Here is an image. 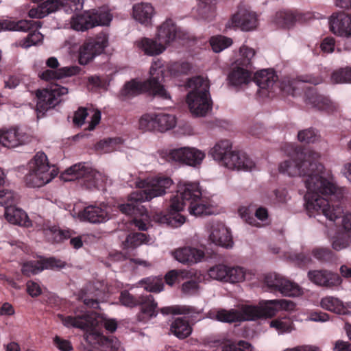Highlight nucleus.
Segmentation results:
<instances>
[{"instance_id":"obj_1","label":"nucleus","mask_w":351,"mask_h":351,"mask_svg":"<svg viewBox=\"0 0 351 351\" xmlns=\"http://www.w3.org/2000/svg\"><path fill=\"white\" fill-rule=\"evenodd\" d=\"M284 152L289 158L280 163L278 170L289 176L306 177L304 201L309 216L322 213L328 220L335 221L342 215L343 209L333 203L343 198L346 189L339 187L331 171L318 162L319 153L303 152L292 144L285 145Z\"/></svg>"},{"instance_id":"obj_2","label":"nucleus","mask_w":351,"mask_h":351,"mask_svg":"<svg viewBox=\"0 0 351 351\" xmlns=\"http://www.w3.org/2000/svg\"><path fill=\"white\" fill-rule=\"evenodd\" d=\"M58 317L67 328H77L85 330L86 341L99 351H117L120 346L117 339L108 338L101 333L103 327L110 332H114L117 328V323L114 319L88 312L84 307L75 310L73 315L65 316L58 314Z\"/></svg>"},{"instance_id":"obj_3","label":"nucleus","mask_w":351,"mask_h":351,"mask_svg":"<svg viewBox=\"0 0 351 351\" xmlns=\"http://www.w3.org/2000/svg\"><path fill=\"white\" fill-rule=\"evenodd\" d=\"M191 215L198 217L214 213L213 208L202 197V192L197 182H180L176 194L170 199L167 214L156 213L154 216L156 221L161 224L178 228L185 222L182 211L185 206Z\"/></svg>"},{"instance_id":"obj_4","label":"nucleus","mask_w":351,"mask_h":351,"mask_svg":"<svg viewBox=\"0 0 351 351\" xmlns=\"http://www.w3.org/2000/svg\"><path fill=\"white\" fill-rule=\"evenodd\" d=\"M173 180L167 176H157L136 182L138 190L132 193L129 202L119 206V210L124 214L131 216L141 215L140 219L134 218L132 221L140 230H146L148 225V215L143 206L138 203L150 201L153 198L162 196L173 184Z\"/></svg>"},{"instance_id":"obj_5","label":"nucleus","mask_w":351,"mask_h":351,"mask_svg":"<svg viewBox=\"0 0 351 351\" xmlns=\"http://www.w3.org/2000/svg\"><path fill=\"white\" fill-rule=\"evenodd\" d=\"M162 60L158 59L152 63L149 71L150 78L143 83L132 80L126 83L121 89L119 97L122 100H126L141 94L143 92H149L161 99H171L164 86L160 84L159 73L163 75Z\"/></svg>"},{"instance_id":"obj_6","label":"nucleus","mask_w":351,"mask_h":351,"mask_svg":"<svg viewBox=\"0 0 351 351\" xmlns=\"http://www.w3.org/2000/svg\"><path fill=\"white\" fill-rule=\"evenodd\" d=\"M208 154L228 169L252 171L256 169L254 161L245 153L232 150V143L228 140L218 141L209 151Z\"/></svg>"},{"instance_id":"obj_7","label":"nucleus","mask_w":351,"mask_h":351,"mask_svg":"<svg viewBox=\"0 0 351 351\" xmlns=\"http://www.w3.org/2000/svg\"><path fill=\"white\" fill-rule=\"evenodd\" d=\"M187 86L191 89L186 97L190 112L196 117L205 116L212 107L208 80L200 76L194 77L188 81Z\"/></svg>"},{"instance_id":"obj_8","label":"nucleus","mask_w":351,"mask_h":351,"mask_svg":"<svg viewBox=\"0 0 351 351\" xmlns=\"http://www.w3.org/2000/svg\"><path fill=\"white\" fill-rule=\"evenodd\" d=\"M58 174L55 165H50L47 155L38 152L29 163L25 182L29 187H41L49 183Z\"/></svg>"},{"instance_id":"obj_9","label":"nucleus","mask_w":351,"mask_h":351,"mask_svg":"<svg viewBox=\"0 0 351 351\" xmlns=\"http://www.w3.org/2000/svg\"><path fill=\"white\" fill-rule=\"evenodd\" d=\"M60 178L65 182L79 180L80 184L88 189H100L106 180L105 176L85 163L71 166L61 174Z\"/></svg>"},{"instance_id":"obj_10","label":"nucleus","mask_w":351,"mask_h":351,"mask_svg":"<svg viewBox=\"0 0 351 351\" xmlns=\"http://www.w3.org/2000/svg\"><path fill=\"white\" fill-rule=\"evenodd\" d=\"M112 19V16L108 9L100 8L73 16L70 24L73 29L84 32L96 26L109 25Z\"/></svg>"},{"instance_id":"obj_11","label":"nucleus","mask_w":351,"mask_h":351,"mask_svg":"<svg viewBox=\"0 0 351 351\" xmlns=\"http://www.w3.org/2000/svg\"><path fill=\"white\" fill-rule=\"evenodd\" d=\"M159 157L167 162H178L192 167L200 165L206 154L195 147H184L178 149L162 148L157 152Z\"/></svg>"},{"instance_id":"obj_12","label":"nucleus","mask_w":351,"mask_h":351,"mask_svg":"<svg viewBox=\"0 0 351 351\" xmlns=\"http://www.w3.org/2000/svg\"><path fill=\"white\" fill-rule=\"evenodd\" d=\"M120 302L127 307L141 306V311L137 315V319L141 322H147L158 315V304L152 295L135 298L128 291H123L120 294Z\"/></svg>"},{"instance_id":"obj_13","label":"nucleus","mask_w":351,"mask_h":351,"mask_svg":"<svg viewBox=\"0 0 351 351\" xmlns=\"http://www.w3.org/2000/svg\"><path fill=\"white\" fill-rule=\"evenodd\" d=\"M215 318L219 322L230 323L254 321L261 317L258 305L241 304L237 308L217 311Z\"/></svg>"},{"instance_id":"obj_14","label":"nucleus","mask_w":351,"mask_h":351,"mask_svg":"<svg viewBox=\"0 0 351 351\" xmlns=\"http://www.w3.org/2000/svg\"><path fill=\"white\" fill-rule=\"evenodd\" d=\"M82 0H47L35 8H32L28 13L30 18L42 19L49 14L55 12L61 7L65 12H74L82 8Z\"/></svg>"},{"instance_id":"obj_15","label":"nucleus","mask_w":351,"mask_h":351,"mask_svg":"<svg viewBox=\"0 0 351 351\" xmlns=\"http://www.w3.org/2000/svg\"><path fill=\"white\" fill-rule=\"evenodd\" d=\"M68 93V89L57 84H51L46 88L36 92V110L44 114L49 109L53 108L61 101V97Z\"/></svg>"},{"instance_id":"obj_16","label":"nucleus","mask_w":351,"mask_h":351,"mask_svg":"<svg viewBox=\"0 0 351 351\" xmlns=\"http://www.w3.org/2000/svg\"><path fill=\"white\" fill-rule=\"evenodd\" d=\"M258 25V15L245 4H240L226 24V29L239 28L249 32L255 29Z\"/></svg>"},{"instance_id":"obj_17","label":"nucleus","mask_w":351,"mask_h":351,"mask_svg":"<svg viewBox=\"0 0 351 351\" xmlns=\"http://www.w3.org/2000/svg\"><path fill=\"white\" fill-rule=\"evenodd\" d=\"M115 208L104 202L86 206L77 213L80 221L91 223H102L110 220L114 215Z\"/></svg>"},{"instance_id":"obj_18","label":"nucleus","mask_w":351,"mask_h":351,"mask_svg":"<svg viewBox=\"0 0 351 351\" xmlns=\"http://www.w3.org/2000/svg\"><path fill=\"white\" fill-rule=\"evenodd\" d=\"M108 38L106 34L101 32L95 38L87 40L79 49V62L86 65L95 56L101 54L107 47Z\"/></svg>"},{"instance_id":"obj_19","label":"nucleus","mask_w":351,"mask_h":351,"mask_svg":"<svg viewBox=\"0 0 351 351\" xmlns=\"http://www.w3.org/2000/svg\"><path fill=\"white\" fill-rule=\"evenodd\" d=\"M0 140L1 146L13 149L27 143L30 137L17 128H3L0 129Z\"/></svg>"},{"instance_id":"obj_20","label":"nucleus","mask_w":351,"mask_h":351,"mask_svg":"<svg viewBox=\"0 0 351 351\" xmlns=\"http://www.w3.org/2000/svg\"><path fill=\"white\" fill-rule=\"evenodd\" d=\"M209 241L216 245L229 248L233 245V241L230 230L224 224L213 222L207 226Z\"/></svg>"},{"instance_id":"obj_21","label":"nucleus","mask_w":351,"mask_h":351,"mask_svg":"<svg viewBox=\"0 0 351 351\" xmlns=\"http://www.w3.org/2000/svg\"><path fill=\"white\" fill-rule=\"evenodd\" d=\"M64 262L55 258H40L38 261H31L23 263L22 273L27 276L37 274L44 269L62 268L64 267Z\"/></svg>"},{"instance_id":"obj_22","label":"nucleus","mask_w":351,"mask_h":351,"mask_svg":"<svg viewBox=\"0 0 351 351\" xmlns=\"http://www.w3.org/2000/svg\"><path fill=\"white\" fill-rule=\"evenodd\" d=\"M261 317H272L280 311H291L295 308V304L285 299L261 301L258 304Z\"/></svg>"},{"instance_id":"obj_23","label":"nucleus","mask_w":351,"mask_h":351,"mask_svg":"<svg viewBox=\"0 0 351 351\" xmlns=\"http://www.w3.org/2000/svg\"><path fill=\"white\" fill-rule=\"evenodd\" d=\"M330 28L332 32L340 37H351V16L345 13H337L331 16Z\"/></svg>"},{"instance_id":"obj_24","label":"nucleus","mask_w":351,"mask_h":351,"mask_svg":"<svg viewBox=\"0 0 351 351\" xmlns=\"http://www.w3.org/2000/svg\"><path fill=\"white\" fill-rule=\"evenodd\" d=\"M137 50L148 56H156L162 53L167 49L165 44L158 40L157 36L154 38L143 37L134 43Z\"/></svg>"},{"instance_id":"obj_25","label":"nucleus","mask_w":351,"mask_h":351,"mask_svg":"<svg viewBox=\"0 0 351 351\" xmlns=\"http://www.w3.org/2000/svg\"><path fill=\"white\" fill-rule=\"evenodd\" d=\"M308 277L312 282L322 287H332L341 283V279L338 274L326 270L309 271Z\"/></svg>"},{"instance_id":"obj_26","label":"nucleus","mask_w":351,"mask_h":351,"mask_svg":"<svg viewBox=\"0 0 351 351\" xmlns=\"http://www.w3.org/2000/svg\"><path fill=\"white\" fill-rule=\"evenodd\" d=\"M171 255L181 263L194 264L202 261L204 257V252L197 248L184 247L173 251Z\"/></svg>"},{"instance_id":"obj_27","label":"nucleus","mask_w":351,"mask_h":351,"mask_svg":"<svg viewBox=\"0 0 351 351\" xmlns=\"http://www.w3.org/2000/svg\"><path fill=\"white\" fill-rule=\"evenodd\" d=\"M87 117L90 118V121H88V125L86 129L90 131L94 130L101 120V112L97 109L80 108L75 112L73 117L74 124L77 126L82 125Z\"/></svg>"},{"instance_id":"obj_28","label":"nucleus","mask_w":351,"mask_h":351,"mask_svg":"<svg viewBox=\"0 0 351 351\" xmlns=\"http://www.w3.org/2000/svg\"><path fill=\"white\" fill-rule=\"evenodd\" d=\"M301 19L299 14L291 10H280L271 19V23L278 28L290 29Z\"/></svg>"},{"instance_id":"obj_29","label":"nucleus","mask_w":351,"mask_h":351,"mask_svg":"<svg viewBox=\"0 0 351 351\" xmlns=\"http://www.w3.org/2000/svg\"><path fill=\"white\" fill-rule=\"evenodd\" d=\"M156 36L167 48L176 38L180 37V32L173 20L168 19L158 27Z\"/></svg>"},{"instance_id":"obj_30","label":"nucleus","mask_w":351,"mask_h":351,"mask_svg":"<svg viewBox=\"0 0 351 351\" xmlns=\"http://www.w3.org/2000/svg\"><path fill=\"white\" fill-rule=\"evenodd\" d=\"M4 217L6 221L12 224L23 227H31L32 221L27 214L21 208L15 205L8 207L4 212Z\"/></svg>"},{"instance_id":"obj_31","label":"nucleus","mask_w":351,"mask_h":351,"mask_svg":"<svg viewBox=\"0 0 351 351\" xmlns=\"http://www.w3.org/2000/svg\"><path fill=\"white\" fill-rule=\"evenodd\" d=\"M41 27L40 21H33L30 20H20L14 21L11 19H6L0 21V31H20L27 32L34 28L38 29Z\"/></svg>"},{"instance_id":"obj_32","label":"nucleus","mask_w":351,"mask_h":351,"mask_svg":"<svg viewBox=\"0 0 351 351\" xmlns=\"http://www.w3.org/2000/svg\"><path fill=\"white\" fill-rule=\"evenodd\" d=\"M306 103L313 108L328 113L332 112L337 109L336 105L327 97L317 94L314 90H309L307 93Z\"/></svg>"},{"instance_id":"obj_33","label":"nucleus","mask_w":351,"mask_h":351,"mask_svg":"<svg viewBox=\"0 0 351 351\" xmlns=\"http://www.w3.org/2000/svg\"><path fill=\"white\" fill-rule=\"evenodd\" d=\"M193 14L199 20L210 21L216 15V6L213 0H197L195 8L193 9Z\"/></svg>"},{"instance_id":"obj_34","label":"nucleus","mask_w":351,"mask_h":351,"mask_svg":"<svg viewBox=\"0 0 351 351\" xmlns=\"http://www.w3.org/2000/svg\"><path fill=\"white\" fill-rule=\"evenodd\" d=\"M154 14V8L150 3H139L133 5V18L142 25H149Z\"/></svg>"},{"instance_id":"obj_35","label":"nucleus","mask_w":351,"mask_h":351,"mask_svg":"<svg viewBox=\"0 0 351 351\" xmlns=\"http://www.w3.org/2000/svg\"><path fill=\"white\" fill-rule=\"evenodd\" d=\"M80 69L77 66H64L56 71L47 69L40 74L41 79L45 80H59L77 74Z\"/></svg>"},{"instance_id":"obj_36","label":"nucleus","mask_w":351,"mask_h":351,"mask_svg":"<svg viewBox=\"0 0 351 351\" xmlns=\"http://www.w3.org/2000/svg\"><path fill=\"white\" fill-rule=\"evenodd\" d=\"M322 308L337 314L346 315L349 313L348 302L344 304L339 298L332 296H326L320 301Z\"/></svg>"},{"instance_id":"obj_37","label":"nucleus","mask_w":351,"mask_h":351,"mask_svg":"<svg viewBox=\"0 0 351 351\" xmlns=\"http://www.w3.org/2000/svg\"><path fill=\"white\" fill-rule=\"evenodd\" d=\"M162 64L163 63L162 62ZM162 69H163V75L161 73H159L160 82L165 77H168V74H169L170 76L174 77L180 74L189 73L192 69V66L187 62H173L167 66L162 64Z\"/></svg>"},{"instance_id":"obj_38","label":"nucleus","mask_w":351,"mask_h":351,"mask_svg":"<svg viewBox=\"0 0 351 351\" xmlns=\"http://www.w3.org/2000/svg\"><path fill=\"white\" fill-rule=\"evenodd\" d=\"M328 234L330 237L332 247L335 250H341L351 245V233L341 228H339L334 234L328 231Z\"/></svg>"},{"instance_id":"obj_39","label":"nucleus","mask_w":351,"mask_h":351,"mask_svg":"<svg viewBox=\"0 0 351 351\" xmlns=\"http://www.w3.org/2000/svg\"><path fill=\"white\" fill-rule=\"evenodd\" d=\"M277 80V75L271 69L261 70L254 75V82L261 89L272 88Z\"/></svg>"},{"instance_id":"obj_40","label":"nucleus","mask_w":351,"mask_h":351,"mask_svg":"<svg viewBox=\"0 0 351 351\" xmlns=\"http://www.w3.org/2000/svg\"><path fill=\"white\" fill-rule=\"evenodd\" d=\"M230 83L234 86L246 85L252 81L251 73L238 65L228 75Z\"/></svg>"},{"instance_id":"obj_41","label":"nucleus","mask_w":351,"mask_h":351,"mask_svg":"<svg viewBox=\"0 0 351 351\" xmlns=\"http://www.w3.org/2000/svg\"><path fill=\"white\" fill-rule=\"evenodd\" d=\"M269 326L274 328L280 335L291 333L295 330L293 320L287 316L272 319L269 322Z\"/></svg>"},{"instance_id":"obj_42","label":"nucleus","mask_w":351,"mask_h":351,"mask_svg":"<svg viewBox=\"0 0 351 351\" xmlns=\"http://www.w3.org/2000/svg\"><path fill=\"white\" fill-rule=\"evenodd\" d=\"M153 242V239L145 233H131L123 243V247L125 250L135 249L143 244H152Z\"/></svg>"},{"instance_id":"obj_43","label":"nucleus","mask_w":351,"mask_h":351,"mask_svg":"<svg viewBox=\"0 0 351 351\" xmlns=\"http://www.w3.org/2000/svg\"><path fill=\"white\" fill-rule=\"evenodd\" d=\"M322 82V77L319 76H313L312 75H301L295 80L291 82L288 81L287 85H286L285 82H283L281 84V89L288 94L294 95L295 84L298 82L310 83L316 85L320 84Z\"/></svg>"},{"instance_id":"obj_44","label":"nucleus","mask_w":351,"mask_h":351,"mask_svg":"<svg viewBox=\"0 0 351 351\" xmlns=\"http://www.w3.org/2000/svg\"><path fill=\"white\" fill-rule=\"evenodd\" d=\"M43 231L46 237L53 242H61L71 237L73 232L69 229H60L56 226H45Z\"/></svg>"},{"instance_id":"obj_45","label":"nucleus","mask_w":351,"mask_h":351,"mask_svg":"<svg viewBox=\"0 0 351 351\" xmlns=\"http://www.w3.org/2000/svg\"><path fill=\"white\" fill-rule=\"evenodd\" d=\"M171 332L179 339H184L192 332L189 322L183 318L176 319L171 325Z\"/></svg>"},{"instance_id":"obj_46","label":"nucleus","mask_w":351,"mask_h":351,"mask_svg":"<svg viewBox=\"0 0 351 351\" xmlns=\"http://www.w3.org/2000/svg\"><path fill=\"white\" fill-rule=\"evenodd\" d=\"M123 141L120 137L104 139L97 143L95 149L101 154L110 153L121 148Z\"/></svg>"},{"instance_id":"obj_47","label":"nucleus","mask_w":351,"mask_h":351,"mask_svg":"<svg viewBox=\"0 0 351 351\" xmlns=\"http://www.w3.org/2000/svg\"><path fill=\"white\" fill-rule=\"evenodd\" d=\"M158 132H165L173 129L176 125L174 115L166 113L157 114Z\"/></svg>"},{"instance_id":"obj_48","label":"nucleus","mask_w":351,"mask_h":351,"mask_svg":"<svg viewBox=\"0 0 351 351\" xmlns=\"http://www.w3.org/2000/svg\"><path fill=\"white\" fill-rule=\"evenodd\" d=\"M278 291L282 295L288 297H298L303 293L302 289L298 284L285 278Z\"/></svg>"},{"instance_id":"obj_49","label":"nucleus","mask_w":351,"mask_h":351,"mask_svg":"<svg viewBox=\"0 0 351 351\" xmlns=\"http://www.w3.org/2000/svg\"><path fill=\"white\" fill-rule=\"evenodd\" d=\"M139 283L149 292H160L164 287L162 278L160 277H148L141 280Z\"/></svg>"},{"instance_id":"obj_50","label":"nucleus","mask_w":351,"mask_h":351,"mask_svg":"<svg viewBox=\"0 0 351 351\" xmlns=\"http://www.w3.org/2000/svg\"><path fill=\"white\" fill-rule=\"evenodd\" d=\"M232 40L224 36L218 35L210 38V45L215 53H219L232 44Z\"/></svg>"},{"instance_id":"obj_51","label":"nucleus","mask_w":351,"mask_h":351,"mask_svg":"<svg viewBox=\"0 0 351 351\" xmlns=\"http://www.w3.org/2000/svg\"><path fill=\"white\" fill-rule=\"evenodd\" d=\"M139 128L144 131L158 132L157 114L152 113L143 115L139 120Z\"/></svg>"},{"instance_id":"obj_52","label":"nucleus","mask_w":351,"mask_h":351,"mask_svg":"<svg viewBox=\"0 0 351 351\" xmlns=\"http://www.w3.org/2000/svg\"><path fill=\"white\" fill-rule=\"evenodd\" d=\"M226 282L230 283H237L245 280L247 271L241 267H228Z\"/></svg>"},{"instance_id":"obj_53","label":"nucleus","mask_w":351,"mask_h":351,"mask_svg":"<svg viewBox=\"0 0 351 351\" xmlns=\"http://www.w3.org/2000/svg\"><path fill=\"white\" fill-rule=\"evenodd\" d=\"M193 271L171 270L165 275V282L169 285H173L177 280L191 278L195 275Z\"/></svg>"},{"instance_id":"obj_54","label":"nucleus","mask_w":351,"mask_h":351,"mask_svg":"<svg viewBox=\"0 0 351 351\" xmlns=\"http://www.w3.org/2000/svg\"><path fill=\"white\" fill-rule=\"evenodd\" d=\"M239 55L240 58L236 61L237 65L247 67L252 64V59L255 55V51L252 48L243 45L240 47Z\"/></svg>"},{"instance_id":"obj_55","label":"nucleus","mask_w":351,"mask_h":351,"mask_svg":"<svg viewBox=\"0 0 351 351\" xmlns=\"http://www.w3.org/2000/svg\"><path fill=\"white\" fill-rule=\"evenodd\" d=\"M228 266L223 264L216 265L208 271V276L213 280L226 282Z\"/></svg>"},{"instance_id":"obj_56","label":"nucleus","mask_w":351,"mask_h":351,"mask_svg":"<svg viewBox=\"0 0 351 351\" xmlns=\"http://www.w3.org/2000/svg\"><path fill=\"white\" fill-rule=\"evenodd\" d=\"M18 201L16 195L8 189L0 190V205L5 208V210L13 206Z\"/></svg>"},{"instance_id":"obj_57","label":"nucleus","mask_w":351,"mask_h":351,"mask_svg":"<svg viewBox=\"0 0 351 351\" xmlns=\"http://www.w3.org/2000/svg\"><path fill=\"white\" fill-rule=\"evenodd\" d=\"M160 312L163 315H189L195 312V308L191 306L175 305L162 308Z\"/></svg>"},{"instance_id":"obj_58","label":"nucleus","mask_w":351,"mask_h":351,"mask_svg":"<svg viewBox=\"0 0 351 351\" xmlns=\"http://www.w3.org/2000/svg\"><path fill=\"white\" fill-rule=\"evenodd\" d=\"M43 39V36L41 33L34 31L29 33L26 38L20 40L19 45L23 48H29L31 46L38 44Z\"/></svg>"},{"instance_id":"obj_59","label":"nucleus","mask_w":351,"mask_h":351,"mask_svg":"<svg viewBox=\"0 0 351 351\" xmlns=\"http://www.w3.org/2000/svg\"><path fill=\"white\" fill-rule=\"evenodd\" d=\"M298 138L300 142L313 143L319 138L317 133L313 129H306L298 132Z\"/></svg>"},{"instance_id":"obj_60","label":"nucleus","mask_w":351,"mask_h":351,"mask_svg":"<svg viewBox=\"0 0 351 351\" xmlns=\"http://www.w3.org/2000/svg\"><path fill=\"white\" fill-rule=\"evenodd\" d=\"M284 279L277 274H268L265 277V282L271 290L278 291Z\"/></svg>"},{"instance_id":"obj_61","label":"nucleus","mask_w":351,"mask_h":351,"mask_svg":"<svg viewBox=\"0 0 351 351\" xmlns=\"http://www.w3.org/2000/svg\"><path fill=\"white\" fill-rule=\"evenodd\" d=\"M222 351H252V347L245 341H240L237 344L229 342L223 346Z\"/></svg>"},{"instance_id":"obj_62","label":"nucleus","mask_w":351,"mask_h":351,"mask_svg":"<svg viewBox=\"0 0 351 351\" xmlns=\"http://www.w3.org/2000/svg\"><path fill=\"white\" fill-rule=\"evenodd\" d=\"M198 282L194 280H188L182 285V291L185 295H194L198 292Z\"/></svg>"},{"instance_id":"obj_63","label":"nucleus","mask_w":351,"mask_h":351,"mask_svg":"<svg viewBox=\"0 0 351 351\" xmlns=\"http://www.w3.org/2000/svg\"><path fill=\"white\" fill-rule=\"evenodd\" d=\"M292 262L299 267H304L311 263V258L304 254H294L289 256Z\"/></svg>"},{"instance_id":"obj_64","label":"nucleus","mask_w":351,"mask_h":351,"mask_svg":"<svg viewBox=\"0 0 351 351\" xmlns=\"http://www.w3.org/2000/svg\"><path fill=\"white\" fill-rule=\"evenodd\" d=\"M330 319L329 315L321 311H311L308 313L306 320L316 322H325Z\"/></svg>"}]
</instances>
